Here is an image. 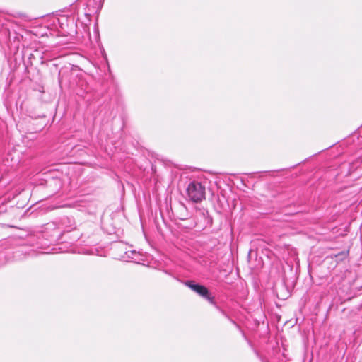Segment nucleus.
Here are the masks:
<instances>
[{
    "label": "nucleus",
    "instance_id": "nucleus-7",
    "mask_svg": "<svg viewBox=\"0 0 362 362\" xmlns=\"http://www.w3.org/2000/svg\"><path fill=\"white\" fill-rule=\"evenodd\" d=\"M54 182H59V180H54Z\"/></svg>",
    "mask_w": 362,
    "mask_h": 362
},
{
    "label": "nucleus",
    "instance_id": "nucleus-6",
    "mask_svg": "<svg viewBox=\"0 0 362 362\" xmlns=\"http://www.w3.org/2000/svg\"><path fill=\"white\" fill-rule=\"evenodd\" d=\"M93 30H94V31H95V32H98V24H94Z\"/></svg>",
    "mask_w": 362,
    "mask_h": 362
},
{
    "label": "nucleus",
    "instance_id": "nucleus-1",
    "mask_svg": "<svg viewBox=\"0 0 362 362\" xmlns=\"http://www.w3.org/2000/svg\"><path fill=\"white\" fill-rule=\"evenodd\" d=\"M205 186L197 181L191 182L187 187V194L189 199L194 203L201 202L205 199Z\"/></svg>",
    "mask_w": 362,
    "mask_h": 362
},
{
    "label": "nucleus",
    "instance_id": "nucleus-2",
    "mask_svg": "<svg viewBox=\"0 0 362 362\" xmlns=\"http://www.w3.org/2000/svg\"><path fill=\"white\" fill-rule=\"evenodd\" d=\"M183 284L196 293L202 298L206 300L211 305H216L214 297L211 296L209 289L204 285L197 283L193 280L182 281Z\"/></svg>",
    "mask_w": 362,
    "mask_h": 362
},
{
    "label": "nucleus",
    "instance_id": "nucleus-5",
    "mask_svg": "<svg viewBox=\"0 0 362 362\" xmlns=\"http://www.w3.org/2000/svg\"><path fill=\"white\" fill-rule=\"evenodd\" d=\"M347 256V253L345 252H340L335 255L337 258H339L340 259H342L343 258H345Z\"/></svg>",
    "mask_w": 362,
    "mask_h": 362
},
{
    "label": "nucleus",
    "instance_id": "nucleus-4",
    "mask_svg": "<svg viewBox=\"0 0 362 362\" xmlns=\"http://www.w3.org/2000/svg\"><path fill=\"white\" fill-rule=\"evenodd\" d=\"M216 307H217V308L220 310V312H221V313H222V314H223L226 317H227L228 319H229V320H230V322H231L233 324L235 325V322L233 320L230 319V318L229 317V316L228 315V314H227L224 310H221V308H219L218 306H216Z\"/></svg>",
    "mask_w": 362,
    "mask_h": 362
},
{
    "label": "nucleus",
    "instance_id": "nucleus-3",
    "mask_svg": "<svg viewBox=\"0 0 362 362\" xmlns=\"http://www.w3.org/2000/svg\"><path fill=\"white\" fill-rule=\"evenodd\" d=\"M122 259L127 262L140 263L141 261H144V256L140 252L132 250L126 251L124 255L122 256Z\"/></svg>",
    "mask_w": 362,
    "mask_h": 362
}]
</instances>
